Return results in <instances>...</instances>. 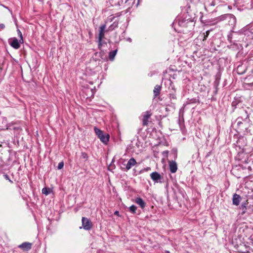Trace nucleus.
I'll return each mask as SVG.
<instances>
[{
    "label": "nucleus",
    "instance_id": "35",
    "mask_svg": "<svg viewBox=\"0 0 253 253\" xmlns=\"http://www.w3.org/2000/svg\"><path fill=\"white\" fill-rule=\"evenodd\" d=\"M96 61H93L92 62H91V64H94V63H95Z\"/></svg>",
    "mask_w": 253,
    "mask_h": 253
},
{
    "label": "nucleus",
    "instance_id": "22",
    "mask_svg": "<svg viewBox=\"0 0 253 253\" xmlns=\"http://www.w3.org/2000/svg\"><path fill=\"white\" fill-rule=\"evenodd\" d=\"M246 206H247V204L246 203H242L240 207V209L243 211V213L245 212V211L246 210Z\"/></svg>",
    "mask_w": 253,
    "mask_h": 253
},
{
    "label": "nucleus",
    "instance_id": "19",
    "mask_svg": "<svg viewBox=\"0 0 253 253\" xmlns=\"http://www.w3.org/2000/svg\"><path fill=\"white\" fill-rule=\"evenodd\" d=\"M118 21H117L116 20L112 24H111L108 28L107 29V31H112L114 30L115 28L118 27Z\"/></svg>",
    "mask_w": 253,
    "mask_h": 253
},
{
    "label": "nucleus",
    "instance_id": "15",
    "mask_svg": "<svg viewBox=\"0 0 253 253\" xmlns=\"http://www.w3.org/2000/svg\"><path fill=\"white\" fill-rule=\"evenodd\" d=\"M100 141L105 144H106L109 140V135L108 134H103L100 138Z\"/></svg>",
    "mask_w": 253,
    "mask_h": 253
},
{
    "label": "nucleus",
    "instance_id": "3",
    "mask_svg": "<svg viewBox=\"0 0 253 253\" xmlns=\"http://www.w3.org/2000/svg\"><path fill=\"white\" fill-rule=\"evenodd\" d=\"M179 25L181 27H185L188 28V31H191L194 27V23L192 20L190 19H183L178 22Z\"/></svg>",
    "mask_w": 253,
    "mask_h": 253
},
{
    "label": "nucleus",
    "instance_id": "24",
    "mask_svg": "<svg viewBox=\"0 0 253 253\" xmlns=\"http://www.w3.org/2000/svg\"><path fill=\"white\" fill-rule=\"evenodd\" d=\"M210 32V30H208L206 32V33H203V34L201 36V37H203V40H205L208 37L209 33Z\"/></svg>",
    "mask_w": 253,
    "mask_h": 253
},
{
    "label": "nucleus",
    "instance_id": "16",
    "mask_svg": "<svg viewBox=\"0 0 253 253\" xmlns=\"http://www.w3.org/2000/svg\"><path fill=\"white\" fill-rule=\"evenodd\" d=\"M128 0H117L115 2H113V6H124L125 4Z\"/></svg>",
    "mask_w": 253,
    "mask_h": 253
},
{
    "label": "nucleus",
    "instance_id": "20",
    "mask_svg": "<svg viewBox=\"0 0 253 253\" xmlns=\"http://www.w3.org/2000/svg\"><path fill=\"white\" fill-rule=\"evenodd\" d=\"M94 129L98 138H100L104 134L101 130L96 127H94Z\"/></svg>",
    "mask_w": 253,
    "mask_h": 253
},
{
    "label": "nucleus",
    "instance_id": "18",
    "mask_svg": "<svg viewBox=\"0 0 253 253\" xmlns=\"http://www.w3.org/2000/svg\"><path fill=\"white\" fill-rule=\"evenodd\" d=\"M161 89V86L159 85H156L155 86L154 89L153 90V93H154L155 97H156L159 94Z\"/></svg>",
    "mask_w": 253,
    "mask_h": 253
},
{
    "label": "nucleus",
    "instance_id": "32",
    "mask_svg": "<svg viewBox=\"0 0 253 253\" xmlns=\"http://www.w3.org/2000/svg\"><path fill=\"white\" fill-rule=\"evenodd\" d=\"M119 211H116L115 212V213H115V214H116V215H118V214H119Z\"/></svg>",
    "mask_w": 253,
    "mask_h": 253
},
{
    "label": "nucleus",
    "instance_id": "13",
    "mask_svg": "<svg viewBox=\"0 0 253 253\" xmlns=\"http://www.w3.org/2000/svg\"><path fill=\"white\" fill-rule=\"evenodd\" d=\"M32 244L29 243L24 242L19 246V248L25 251H29L31 249Z\"/></svg>",
    "mask_w": 253,
    "mask_h": 253
},
{
    "label": "nucleus",
    "instance_id": "21",
    "mask_svg": "<svg viewBox=\"0 0 253 253\" xmlns=\"http://www.w3.org/2000/svg\"><path fill=\"white\" fill-rule=\"evenodd\" d=\"M50 190L49 189H47L46 187H44L42 189V193L45 195H48L50 193Z\"/></svg>",
    "mask_w": 253,
    "mask_h": 253
},
{
    "label": "nucleus",
    "instance_id": "1",
    "mask_svg": "<svg viewBox=\"0 0 253 253\" xmlns=\"http://www.w3.org/2000/svg\"><path fill=\"white\" fill-rule=\"evenodd\" d=\"M109 32L107 31L105 24L101 25L98 29V35L97 37L98 47L107 46L108 40L104 38L105 34Z\"/></svg>",
    "mask_w": 253,
    "mask_h": 253
},
{
    "label": "nucleus",
    "instance_id": "37",
    "mask_svg": "<svg viewBox=\"0 0 253 253\" xmlns=\"http://www.w3.org/2000/svg\"><path fill=\"white\" fill-rule=\"evenodd\" d=\"M166 253H169V251H166Z\"/></svg>",
    "mask_w": 253,
    "mask_h": 253
},
{
    "label": "nucleus",
    "instance_id": "5",
    "mask_svg": "<svg viewBox=\"0 0 253 253\" xmlns=\"http://www.w3.org/2000/svg\"><path fill=\"white\" fill-rule=\"evenodd\" d=\"M82 225L84 229L86 230H90L92 226V224L91 221L86 217H82Z\"/></svg>",
    "mask_w": 253,
    "mask_h": 253
},
{
    "label": "nucleus",
    "instance_id": "7",
    "mask_svg": "<svg viewBox=\"0 0 253 253\" xmlns=\"http://www.w3.org/2000/svg\"><path fill=\"white\" fill-rule=\"evenodd\" d=\"M95 55L96 57H100L103 60H108V54L103 50L96 52Z\"/></svg>",
    "mask_w": 253,
    "mask_h": 253
},
{
    "label": "nucleus",
    "instance_id": "29",
    "mask_svg": "<svg viewBox=\"0 0 253 253\" xmlns=\"http://www.w3.org/2000/svg\"><path fill=\"white\" fill-rule=\"evenodd\" d=\"M101 70V67L100 66H96L95 72H99Z\"/></svg>",
    "mask_w": 253,
    "mask_h": 253
},
{
    "label": "nucleus",
    "instance_id": "12",
    "mask_svg": "<svg viewBox=\"0 0 253 253\" xmlns=\"http://www.w3.org/2000/svg\"><path fill=\"white\" fill-rule=\"evenodd\" d=\"M151 179L155 182H158V180L161 178V175L157 172H153L150 174Z\"/></svg>",
    "mask_w": 253,
    "mask_h": 253
},
{
    "label": "nucleus",
    "instance_id": "11",
    "mask_svg": "<svg viewBox=\"0 0 253 253\" xmlns=\"http://www.w3.org/2000/svg\"><path fill=\"white\" fill-rule=\"evenodd\" d=\"M151 116V114L147 111L146 112L143 116V125L144 126L147 125L148 123V120Z\"/></svg>",
    "mask_w": 253,
    "mask_h": 253
},
{
    "label": "nucleus",
    "instance_id": "25",
    "mask_svg": "<svg viewBox=\"0 0 253 253\" xmlns=\"http://www.w3.org/2000/svg\"><path fill=\"white\" fill-rule=\"evenodd\" d=\"M17 32H18V34L20 38V42H23V39L22 33L21 32V31L19 30H17Z\"/></svg>",
    "mask_w": 253,
    "mask_h": 253
},
{
    "label": "nucleus",
    "instance_id": "14",
    "mask_svg": "<svg viewBox=\"0 0 253 253\" xmlns=\"http://www.w3.org/2000/svg\"><path fill=\"white\" fill-rule=\"evenodd\" d=\"M117 52H118L117 49L109 52L108 53V60L109 59L111 61H114L115 57Z\"/></svg>",
    "mask_w": 253,
    "mask_h": 253
},
{
    "label": "nucleus",
    "instance_id": "8",
    "mask_svg": "<svg viewBox=\"0 0 253 253\" xmlns=\"http://www.w3.org/2000/svg\"><path fill=\"white\" fill-rule=\"evenodd\" d=\"M169 169L171 173H175L177 169V164L175 161L169 162Z\"/></svg>",
    "mask_w": 253,
    "mask_h": 253
},
{
    "label": "nucleus",
    "instance_id": "23",
    "mask_svg": "<svg viewBox=\"0 0 253 253\" xmlns=\"http://www.w3.org/2000/svg\"><path fill=\"white\" fill-rule=\"evenodd\" d=\"M136 210V207L134 205H132L129 207V211L132 213H135Z\"/></svg>",
    "mask_w": 253,
    "mask_h": 253
},
{
    "label": "nucleus",
    "instance_id": "9",
    "mask_svg": "<svg viewBox=\"0 0 253 253\" xmlns=\"http://www.w3.org/2000/svg\"><path fill=\"white\" fill-rule=\"evenodd\" d=\"M241 199V198L239 195L234 194L232 198L233 204L235 206H238L240 202Z\"/></svg>",
    "mask_w": 253,
    "mask_h": 253
},
{
    "label": "nucleus",
    "instance_id": "30",
    "mask_svg": "<svg viewBox=\"0 0 253 253\" xmlns=\"http://www.w3.org/2000/svg\"><path fill=\"white\" fill-rule=\"evenodd\" d=\"M117 0H109L110 4L113 6V2H115Z\"/></svg>",
    "mask_w": 253,
    "mask_h": 253
},
{
    "label": "nucleus",
    "instance_id": "33",
    "mask_svg": "<svg viewBox=\"0 0 253 253\" xmlns=\"http://www.w3.org/2000/svg\"><path fill=\"white\" fill-rule=\"evenodd\" d=\"M115 18V17L114 16H113L112 18H110V19L111 20V21H113Z\"/></svg>",
    "mask_w": 253,
    "mask_h": 253
},
{
    "label": "nucleus",
    "instance_id": "10",
    "mask_svg": "<svg viewBox=\"0 0 253 253\" xmlns=\"http://www.w3.org/2000/svg\"><path fill=\"white\" fill-rule=\"evenodd\" d=\"M136 164V161L133 158L130 159L126 165V169L127 170L130 169L133 166H135Z\"/></svg>",
    "mask_w": 253,
    "mask_h": 253
},
{
    "label": "nucleus",
    "instance_id": "26",
    "mask_svg": "<svg viewBox=\"0 0 253 253\" xmlns=\"http://www.w3.org/2000/svg\"><path fill=\"white\" fill-rule=\"evenodd\" d=\"M63 166H64V163L63 162H60L59 164H58V169H62L63 168Z\"/></svg>",
    "mask_w": 253,
    "mask_h": 253
},
{
    "label": "nucleus",
    "instance_id": "28",
    "mask_svg": "<svg viewBox=\"0 0 253 253\" xmlns=\"http://www.w3.org/2000/svg\"><path fill=\"white\" fill-rule=\"evenodd\" d=\"M4 177L6 179V180H8L11 183H12V181L9 178V176L7 174H4Z\"/></svg>",
    "mask_w": 253,
    "mask_h": 253
},
{
    "label": "nucleus",
    "instance_id": "27",
    "mask_svg": "<svg viewBox=\"0 0 253 253\" xmlns=\"http://www.w3.org/2000/svg\"><path fill=\"white\" fill-rule=\"evenodd\" d=\"M0 5L2 6V7H4L5 8L7 9V10H8V11L10 12V13L12 14V11L8 7L2 4H0Z\"/></svg>",
    "mask_w": 253,
    "mask_h": 253
},
{
    "label": "nucleus",
    "instance_id": "34",
    "mask_svg": "<svg viewBox=\"0 0 253 253\" xmlns=\"http://www.w3.org/2000/svg\"><path fill=\"white\" fill-rule=\"evenodd\" d=\"M83 157H84V158H85V157H86V154H85V153H83Z\"/></svg>",
    "mask_w": 253,
    "mask_h": 253
},
{
    "label": "nucleus",
    "instance_id": "2",
    "mask_svg": "<svg viewBox=\"0 0 253 253\" xmlns=\"http://www.w3.org/2000/svg\"><path fill=\"white\" fill-rule=\"evenodd\" d=\"M249 31H247L245 29H243L241 32H234L233 31H231L230 34L228 35V40L230 42H233V44L237 45V44L235 43V42L238 41L240 39H242V37L239 38V36H242L243 35V33H245L244 35H246L248 34V33Z\"/></svg>",
    "mask_w": 253,
    "mask_h": 253
},
{
    "label": "nucleus",
    "instance_id": "36",
    "mask_svg": "<svg viewBox=\"0 0 253 253\" xmlns=\"http://www.w3.org/2000/svg\"><path fill=\"white\" fill-rule=\"evenodd\" d=\"M240 123H241V122H237L238 125H239Z\"/></svg>",
    "mask_w": 253,
    "mask_h": 253
},
{
    "label": "nucleus",
    "instance_id": "6",
    "mask_svg": "<svg viewBox=\"0 0 253 253\" xmlns=\"http://www.w3.org/2000/svg\"><path fill=\"white\" fill-rule=\"evenodd\" d=\"M8 43L12 47H19L21 42H20V40L18 41L17 38H12L8 40Z\"/></svg>",
    "mask_w": 253,
    "mask_h": 253
},
{
    "label": "nucleus",
    "instance_id": "17",
    "mask_svg": "<svg viewBox=\"0 0 253 253\" xmlns=\"http://www.w3.org/2000/svg\"><path fill=\"white\" fill-rule=\"evenodd\" d=\"M135 203L139 205V206L142 208L143 209L145 207V203L144 201L142 200V198L140 197H138L136 198L135 200Z\"/></svg>",
    "mask_w": 253,
    "mask_h": 253
},
{
    "label": "nucleus",
    "instance_id": "31",
    "mask_svg": "<svg viewBox=\"0 0 253 253\" xmlns=\"http://www.w3.org/2000/svg\"><path fill=\"white\" fill-rule=\"evenodd\" d=\"M5 28V25L3 24H0V28L1 29H3Z\"/></svg>",
    "mask_w": 253,
    "mask_h": 253
},
{
    "label": "nucleus",
    "instance_id": "4",
    "mask_svg": "<svg viewBox=\"0 0 253 253\" xmlns=\"http://www.w3.org/2000/svg\"><path fill=\"white\" fill-rule=\"evenodd\" d=\"M221 19H226L228 21L229 25L234 26L236 23V18L234 15L231 14H228L222 16Z\"/></svg>",
    "mask_w": 253,
    "mask_h": 253
}]
</instances>
